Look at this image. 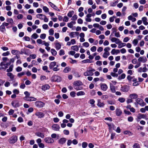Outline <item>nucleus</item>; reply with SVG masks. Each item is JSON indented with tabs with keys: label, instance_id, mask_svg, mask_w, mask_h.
<instances>
[{
	"label": "nucleus",
	"instance_id": "nucleus-1",
	"mask_svg": "<svg viewBox=\"0 0 148 148\" xmlns=\"http://www.w3.org/2000/svg\"><path fill=\"white\" fill-rule=\"evenodd\" d=\"M73 84L74 88L77 90H81L83 89V87L82 86V83L80 81H77L75 82Z\"/></svg>",
	"mask_w": 148,
	"mask_h": 148
},
{
	"label": "nucleus",
	"instance_id": "nucleus-2",
	"mask_svg": "<svg viewBox=\"0 0 148 148\" xmlns=\"http://www.w3.org/2000/svg\"><path fill=\"white\" fill-rule=\"evenodd\" d=\"M18 140V137L16 135H13L8 139L9 143L11 144H14L16 143Z\"/></svg>",
	"mask_w": 148,
	"mask_h": 148
},
{
	"label": "nucleus",
	"instance_id": "nucleus-3",
	"mask_svg": "<svg viewBox=\"0 0 148 148\" xmlns=\"http://www.w3.org/2000/svg\"><path fill=\"white\" fill-rule=\"evenodd\" d=\"M51 80L53 82H60L61 80V78L60 77L58 76L54 75L51 78Z\"/></svg>",
	"mask_w": 148,
	"mask_h": 148
},
{
	"label": "nucleus",
	"instance_id": "nucleus-4",
	"mask_svg": "<svg viewBox=\"0 0 148 148\" xmlns=\"http://www.w3.org/2000/svg\"><path fill=\"white\" fill-rule=\"evenodd\" d=\"M84 75L85 76L92 75V69L91 68H88L87 71L84 73Z\"/></svg>",
	"mask_w": 148,
	"mask_h": 148
},
{
	"label": "nucleus",
	"instance_id": "nucleus-5",
	"mask_svg": "<svg viewBox=\"0 0 148 148\" xmlns=\"http://www.w3.org/2000/svg\"><path fill=\"white\" fill-rule=\"evenodd\" d=\"M35 106L38 108H41L45 106V103L42 101H37L35 103Z\"/></svg>",
	"mask_w": 148,
	"mask_h": 148
},
{
	"label": "nucleus",
	"instance_id": "nucleus-6",
	"mask_svg": "<svg viewBox=\"0 0 148 148\" xmlns=\"http://www.w3.org/2000/svg\"><path fill=\"white\" fill-rule=\"evenodd\" d=\"M136 101L138 104L142 107L145 106L146 104V103L144 102L143 100L140 98H137Z\"/></svg>",
	"mask_w": 148,
	"mask_h": 148
},
{
	"label": "nucleus",
	"instance_id": "nucleus-7",
	"mask_svg": "<svg viewBox=\"0 0 148 148\" xmlns=\"http://www.w3.org/2000/svg\"><path fill=\"white\" fill-rule=\"evenodd\" d=\"M44 140L45 142L48 144L53 143L54 142V140L53 138L49 137L45 138Z\"/></svg>",
	"mask_w": 148,
	"mask_h": 148
},
{
	"label": "nucleus",
	"instance_id": "nucleus-8",
	"mask_svg": "<svg viewBox=\"0 0 148 148\" xmlns=\"http://www.w3.org/2000/svg\"><path fill=\"white\" fill-rule=\"evenodd\" d=\"M120 89L123 92H127L129 90V86L126 85H124L121 87Z\"/></svg>",
	"mask_w": 148,
	"mask_h": 148
},
{
	"label": "nucleus",
	"instance_id": "nucleus-9",
	"mask_svg": "<svg viewBox=\"0 0 148 148\" xmlns=\"http://www.w3.org/2000/svg\"><path fill=\"white\" fill-rule=\"evenodd\" d=\"M0 66L1 69H5L8 67L7 63H5V62H1L0 64Z\"/></svg>",
	"mask_w": 148,
	"mask_h": 148
},
{
	"label": "nucleus",
	"instance_id": "nucleus-10",
	"mask_svg": "<svg viewBox=\"0 0 148 148\" xmlns=\"http://www.w3.org/2000/svg\"><path fill=\"white\" fill-rule=\"evenodd\" d=\"M35 114L38 118H41L45 116V114L43 113L40 112H36L35 113Z\"/></svg>",
	"mask_w": 148,
	"mask_h": 148
},
{
	"label": "nucleus",
	"instance_id": "nucleus-11",
	"mask_svg": "<svg viewBox=\"0 0 148 148\" xmlns=\"http://www.w3.org/2000/svg\"><path fill=\"white\" fill-rule=\"evenodd\" d=\"M138 60L139 62L145 63L147 61V59L145 57L142 56L139 57Z\"/></svg>",
	"mask_w": 148,
	"mask_h": 148
},
{
	"label": "nucleus",
	"instance_id": "nucleus-12",
	"mask_svg": "<svg viewBox=\"0 0 148 148\" xmlns=\"http://www.w3.org/2000/svg\"><path fill=\"white\" fill-rule=\"evenodd\" d=\"M66 139L65 138H60L58 141V143L61 145H63L66 143Z\"/></svg>",
	"mask_w": 148,
	"mask_h": 148
},
{
	"label": "nucleus",
	"instance_id": "nucleus-13",
	"mask_svg": "<svg viewBox=\"0 0 148 148\" xmlns=\"http://www.w3.org/2000/svg\"><path fill=\"white\" fill-rule=\"evenodd\" d=\"M52 129L55 131H58L60 128L59 125L57 124H54L52 126Z\"/></svg>",
	"mask_w": 148,
	"mask_h": 148
},
{
	"label": "nucleus",
	"instance_id": "nucleus-14",
	"mask_svg": "<svg viewBox=\"0 0 148 148\" xmlns=\"http://www.w3.org/2000/svg\"><path fill=\"white\" fill-rule=\"evenodd\" d=\"M146 117V115L144 114H142L141 113H139L137 115V118L138 120H137V121H139V120L141 119H145Z\"/></svg>",
	"mask_w": 148,
	"mask_h": 148
},
{
	"label": "nucleus",
	"instance_id": "nucleus-15",
	"mask_svg": "<svg viewBox=\"0 0 148 148\" xmlns=\"http://www.w3.org/2000/svg\"><path fill=\"white\" fill-rule=\"evenodd\" d=\"M11 104L15 108L18 107L20 106L19 102L16 101H12Z\"/></svg>",
	"mask_w": 148,
	"mask_h": 148
},
{
	"label": "nucleus",
	"instance_id": "nucleus-16",
	"mask_svg": "<svg viewBox=\"0 0 148 148\" xmlns=\"http://www.w3.org/2000/svg\"><path fill=\"white\" fill-rule=\"evenodd\" d=\"M48 3L51 7L54 9L58 11H60V10L57 7L51 2L49 1L48 2Z\"/></svg>",
	"mask_w": 148,
	"mask_h": 148
},
{
	"label": "nucleus",
	"instance_id": "nucleus-17",
	"mask_svg": "<svg viewBox=\"0 0 148 148\" xmlns=\"http://www.w3.org/2000/svg\"><path fill=\"white\" fill-rule=\"evenodd\" d=\"M49 86L47 84L42 85L41 86L42 89L44 91H45L49 89L50 88Z\"/></svg>",
	"mask_w": 148,
	"mask_h": 148
},
{
	"label": "nucleus",
	"instance_id": "nucleus-18",
	"mask_svg": "<svg viewBox=\"0 0 148 148\" xmlns=\"http://www.w3.org/2000/svg\"><path fill=\"white\" fill-rule=\"evenodd\" d=\"M101 87L102 90L104 91H106L108 88L107 86L104 83L101 84Z\"/></svg>",
	"mask_w": 148,
	"mask_h": 148
},
{
	"label": "nucleus",
	"instance_id": "nucleus-19",
	"mask_svg": "<svg viewBox=\"0 0 148 148\" xmlns=\"http://www.w3.org/2000/svg\"><path fill=\"white\" fill-rule=\"evenodd\" d=\"M56 42L55 43V48L57 50H59L61 47V45L58 42V41L56 40Z\"/></svg>",
	"mask_w": 148,
	"mask_h": 148
},
{
	"label": "nucleus",
	"instance_id": "nucleus-20",
	"mask_svg": "<svg viewBox=\"0 0 148 148\" xmlns=\"http://www.w3.org/2000/svg\"><path fill=\"white\" fill-rule=\"evenodd\" d=\"M92 16V14H88L86 15V21L87 22H91L92 21V19L90 18Z\"/></svg>",
	"mask_w": 148,
	"mask_h": 148
},
{
	"label": "nucleus",
	"instance_id": "nucleus-21",
	"mask_svg": "<svg viewBox=\"0 0 148 148\" xmlns=\"http://www.w3.org/2000/svg\"><path fill=\"white\" fill-rule=\"evenodd\" d=\"M129 97L132 99H134L138 98V95L136 93H133L130 94L129 95Z\"/></svg>",
	"mask_w": 148,
	"mask_h": 148
},
{
	"label": "nucleus",
	"instance_id": "nucleus-22",
	"mask_svg": "<svg viewBox=\"0 0 148 148\" xmlns=\"http://www.w3.org/2000/svg\"><path fill=\"white\" fill-rule=\"evenodd\" d=\"M7 75L8 76L10 77L11 80H13L14 77V75L11 73H7Z\"/></svg>",
	"mask_w": 148,
	"mask_h": 148
},
{
	"label": "nucleus",
	"instance_id": "nucleus-23",
	"mask_svg": "<svg viewBox=\"0 0 148 148\" xmlns=\"http://www.w3.org/2000/svg\"><path fill=\"white\" fill-rule=\"evenodd\" d=\"M115 111L116 112V114L117 116H119L122 114V111L121 110L118 108L116 109Z\"/></svg>",
	"mask_w": 148,
	"mask_h": 148
},
{
	"label": "nucleus",
	"instance_id": "nucleus-24",
	"mask_svg": "<svg viewBox=\"0 0 148 148\" xmlns=\"http://www.w3.org/2000/svg\"><path fill=\"white\" fill-rule=\"evenodd\" d=\"M56 65V62H51L49 65V68L50 69H52Z\"/></svg>",
	"mask_w": 148,
	"mask_h": 148
},
{
	"label": "nucleus",
	"instance_id": "nucleus-25",
	"mask_svg": "<svg viewBox=\"0 0 148 148\" xmlns=\"http://www.w3.org/2000/svg\"><path fill=\"white\" fill-rule=\"evenodd\" d=\"M36 100V99L35 98L29 96L27 98V99L25 100L29 101H35Z\"/></svg>",
	"mask_w": 148,
	"mask_h": 148
},
{
	"label": "nucleus",
	"instance_id": "nucleus-26",
	"mask_svg": "<svg viewBox=\"0 0 148 148\" xmlns=\"http://www.w3.org/2000/svg\"><path fill=\"white\" fill-rule=\"evenodd\" d=\"M120 52V51L119 49L116 50L115 49H113L111 51V53L112 55H114L115 53H119Z\"/></svg>",
	"mask_w": 148,
	"mask_h": 148
},
{
	"label": "nucleus",
	"instance_id": "nucleus-27",
	"mask_svg": "<svg viewBox=\"0 0 148 148\" xmlns=\"http://www.w3.org/2000/svg\"><path fill=\"white\" fill-rule=\"evenodd\" d=\"M110 89L112 92L114 93L115 92V87L111 83L110 84Z\"/></svg>",
	"mask_w": 148,
	"mask_h": 148
},
{
	"label": "nucleus",
	"instance_id": "nucleus-28",
	"mask_svg": "<svg viewBox=\"0 0 148 148\" xmlns=\"http://www.w3.org/2000/svg\"><path fill=\"white\" fill-rule=\"evenodd\" d=\"M105 104L103 102H101V101L100 99H99L98 100L97 105L99 107H103Z\"/></svg>",
	"mask_w": 148,
	"mask_h": 148
},
{
	"label": "nucleus",
	"instance_id": "nucleus-29",
	"mask_svg": "<svg viewBox=\"0 0 148 148\" xmlns=\"http://www.w3.org/2000/svg\"><path fill=\"white\" fill-rule=\"evenodd\" d=\"M36 135L41 138H43L45 137L44 134L42 133L38 132L36 133Z\"/></svg>",
	"mask_w": 148,
	"mask_h": 148
},
{
	"label": "nucleus",
	"instance_id": "nucleus-30",
	"mask_svg": "<svg viewBox=\"0 0 148 148\" xmlns=\"http://www.w3.org/2000/svg\"><path fill=\"white\" fill-rule=\"evenodd\" d=\"M142 20L143 23L145 25H147L148 24V23L147 21V19L145 17H144L142 18Z\"/></svg>",
	"mask_w": 148,
	"mask_h": 148
},
{
	"label": "nucleus",
	"instance_id": "nucleus-31",
	"mask_svg": "<svg viewBox=\"0 0 148 148\" xmlns=\"http://www.w3.org/2000/svg\"><path fill=\"white\" fill-rule=\"evenodd\" d=\"M71 69L70 67H66L63 70V72L64 73H68L71 71Z\"/></svg>",
	"mask_w": 148,
	"mask_h": 148
},
{
	"label": "nucleus",
	"instance_id": "nucleus-32",
	"mask_svg": "<svg viewBox=\"0 0 148 148\" xmlns=\"http://www.w3.org/2000/svg\"><path fill=\"white\" fill-rule=\"evenodd\" d=\"M14 66L13 64L10 65L9 67V68L7 69L6 71L8 73L12 72L13 70V68Z\"/></svg>",
	"mask_w": 148,
	"mask_h": 148
},
{
	"label": "nucleus",
	"instance_id": "nucleus-33",
	"mask_svg": "<svg viewBox=\"0 0 148 148\" xmlns=\"http://www.w3.org/2000/svg\"><path fill=\"white\" fill-rule=\"evenodd\" d=\"M51 52L52 55L56 56L57 54V52L56 50L53 49H52L51 50Z\"/></svg>",
	"mask_w": 148,
	"mask_h": 148
},
{
	"label": "nucleus",
	"instance_id": "nucleus-34",
	"mask_svg": "<svg viewBox=\"0 0 148 148\" xmlns=\"http://www.w3.org/2000/svg\"><path fill=\"white\" fill-rule=\"evenodd\" d=\"M25 95V96L24 97L23 99L24 100H25L27 99V98L30 95V93L27 91H25L24 93Z\"/></svg>",
	"mask_w": 148,
	"mask_h": 148
},
{
	"label": "nucleus",
	"instance_id": "nucleus-35",
	"mask_svg": "<svg viewBox=\"0 0 148 148\" xmlns=\"http://www.w3.org/2000/svg\"><path fill=\"white\" fill-rule=\"evenodd\" d=\"M126 76V75L124 73H122L121 75L119 76L118 79L119 80H121L124 79Z\"/></svg>",
	"mask_w": 148,
	"mask_h": 148
},
{
	"label": "nucleus",
	"instance_id": "nucleus-36",
	"mask_svg": "<svg viewBox=\"0 0 148 148\" xmlns=\"http://www.w3.org/2000/svg\"><path fill=\"white\" fill-rule=\"evenodd\" d=\"M44 15L42 14H38L36 15V17L38 18H39L41 20H43V18H42V16H44Z\"/></svg>",
	"mask_w": 148,
	"mask_h": 148
},
{
	"label": "nucleus",
	"instance_id": "nucleus-37",
	"mask_svg": "<svg viewBox=\"0 0 148 148\" xmlns=\"http://www.w3.org/2000/svg\"><path fill=\"white\" fill-rule=\"evenodd\" d=\"M71 49L73 50L76 51H77L79 50L78 47L77 45H75L72 46L71 47Z\"/></svg>",
	"mask_w": 148,
	"mask_h": 148
},
{
	"label": "nucleus",
	"instance_id": "nucleus-38",
	"mask_svg": "<svg viewBox=\"0 0 148 148\" xmlns=\"http://www.w3.org/2000/svg\"><path fill=\"white\" fill-rule=\"evenodd\" d=\"M0 31L2 32H4L5 30V26L3 24H2L0 27Z\"/></svg>",
	"mask_w": 148,
	"mask_h": 148
},
{
	"label": "nucleus",
	"instance_id": "nucleus-39",
	"mask_svg": "<svg viewBox=\"0 0 148 148\" xmlns=\"http://www.w3.org/2000/svg\"><path fill=\"white\" fill-rule=\"evenodd\" d=\"M110 53L109 52H105L103 54V57L104 58H107L108 56L110 55Z\"/></svg>",
	"mask_w": 148,
	"mask_h": 148
},
{
	"label": "nucleus",
	"instance_id": "nucleus-40",
	"mask_svg": "<svg viewBox=\"0 0 148 148\" xmlns=\"http://www.w3.org/2000/svg\"><path fill=\"white\" fill-rule=\"evenodd\" d=\"M108 126L109 127V128L110 130L112 129L114 130L115 128V126L113 124H108Z\"/></svg>",
	"mask_w": 148,
	"mask_h": 148
},
{
	"label": "nucleus",
	"instance_id": "nucleus-41",
	"mask_svg": "<svg viewBox=\"0 0 148 148\" xmlns=\"http://www.w3.org/2000/svg\"><path fill=\"white\" fill-rule=\"evenodd\" d=\"M76 94L77 96H79L84 95L85 94V93L84 91H80L77 92Z\"/></svg>",
	"mask_w": 148,
	"mask_h": 148
},
{
	"label": "nucleus",
	"instance_id": "nucleus-42",
	"mask_svg": "<svg viewBox=\"0 0 148 148\" xmlns=\"http://www.w3.org/2000/svg\"><path fill=\"white\" fill-rule=\"evenodd\" d=\"M126 45V44L125 43H122L121 41V43H120L119 45L118 46V48H121L125 46Z\"/></svg>",
	"mask_w": 148,
	"mask_h": 148
},
{
	"label": "nucleus",
	"instance_id": "nucleus-43",
	"mask_svg": "<svg viewBox=\"0 0 148 148\" xmlns=\"http://www.w3.org/2000/svg\"><path fill=\"white\" fill-rule=\"evenodd\" d=\"M73 14L74 11H70L67 14V16L69 17H71Z\"/></svg>",
	"mask_w": 148,
	"mask_h": 148
},
{
	"label": "nucleus",
	"instance_id": "nucleus-44",
	"mask_svg": "<svg viewBox=\"0 0 148 148\" xmlns=\"http://www.w3.org/2000/svg\"><path fill=\"white\" fill-rule=\"evenodd\" d=\"M125 99L123 97H120L118 99V101L121 103H123L125 101Z\"/></svg>",
	"mask_w": 148,
	"mask_h": 148
},
{
	"label": "nucleus",
	"instance_id": "nucleus-45",
	"mask_svg": "<svg viewBox=\"0 0 148 148\" xmlns=\"http://www.w3.org/2000/svg\"><path fill=\"white\" fill-rule=\"evenodd\" d=\"M38 37V36L36 33L33 34L31 36L32 38L35 39L37 38Z\"/></svg>",
	"mask_w": 148,
	"mask_h": 148
},
{
	"label": "nucleus",
	"instance_id": "nucleus-46",
	"mask_svg": "<svg viewBox=\"0 0 148 148\" xmlns=\"http://www.w3.org/2000/svg\"><path fill=\"white\" fill-rule=\"evenodd\" d=\"M44 11L45 12H48L49 11V9L46 6H44L42 8Z\"/></svg>",
	"mask_w": 148,
	"mask_h": 148
},
{
	"label": "nucleus",
	"instance_id": "nucleus-47",
	"mask_svg": "<svg viewBox=\"0 0 148 148\" xmlns=\"http://www.w3.org/2000/svg\"><path fill=\"white\" fill-rule=\"evenodd\" d=\"M138 41L137 39H135L132 41V43L135 46H136L138 43Z\"/></svg>",
	"mask_w": 148,
	"mask_h": 148
},
{
	"label": "nucleus",
	"instance_id": "nucleus-48",
	"mask_svg": "<svg viewBox=\"0 0 148 148\" xmlns=\"http://www.w3.org/2000/svg\"><path fill=\"white\" fill-rule=\"evenodd\" d=\"M88 145V144L86 142H83L82 143V146L83 148H86Z\"/></svg>",
	"mask_w": 148,
	"mask_h": 148
},
{
	"label": "nucleus",
	"instance_id": "nucleus-49",
	"mask_svg": "<svg viewBox=\"0 0 148 148\" xmlns=\"http://www.w3.org/2000/svg\"><path fill=\"white\" fill-rule=\"evenodd\" d=\"M54 31L53 29H50L49 31V35H53L54 34Z\"/></svg>",
	"mask_w": 148,
	"mask_h": 148
},
{
	"label": "nucleus",
	"instance_id": "nucleus-50",
	"mask_svg": "<svg viewBox=\"0 0 148 148\" xmlns=\"http://www.w3.org/2000/svg\"><path fill=\"white\" fill-rule=\"evenodd\" d=\"M7 21L8 23H10L12 24L13 23L14 21L12 18H8L7 20Z\"/></svg>",
	"mask_w": 148,
	"mask_h": 148
},
{
	"label": "nucleus",
	"instance_id": "nucleus-51",
	"mask_svg": "<svg viewBox=\"0 0 148 148\" xmlns=\"http://www.w3.org/2000/svg\"><path fill=\"white\" fill-rule=\"evenodd\" d=\"M49 55L47 53H45L43 54L42 56V58H44V60H45L46 58H47L48 57Z\"/></svg>",
	"mask_w": 148,
	"mask_h": 148
},
{
	"label": "nucleus",
	"instance_id": "nucleus-52",
	"mask_svg": "<svg viewBox=\"0 0 148 148\" xmlns=\"http://www.w3.org/2000/svg\"><path fill=\"white\" fill-rule=\"evenodd\" d=\"M25 74V72H22L20 73H19L18 74L17 76L18 77H21L22 76L24 75Z\"/></svg>",
	"mask_w": 148,
	"mask_h": 148
},
{
	"label": "nucleus",
	"instance_id": "nucleus-53",
	"mask_svg": "<svg viewBox=\"0 0 148 148\" xmlns=\"http://www.w3.org/2000/svg\"><path fill=\"white\" fill-rule=\"evenodd\" d=\"M46 37V34H42L40 36V38L42 39H45Z\"/></svg>",
	"mask_w": 148,
	"mask_h": 148
},
{
	"label": "nucleus",
	"instance_id": "nucleus-54",
	"mask_svg": "<svg viewBox=\"0 0 148 148\" xmlns=\"http://www.w3.org/2000/svg\"><path fill=\"white\" fill-rule=\"evenodd\" d=\"M64 51L63 49L60 50L59 51V55L60 56L63 55L64 54Z\"/></svg>",
	"mask_w": 148,
	"mask_h": 148
},
{
	"label": "nucleus",
	"instance_id": "nucleus-55",
	"mask_svg": "<svg viewBox=\"0 0 148 148\" xmlns=\"http://www.w3.org/2000/svg\"><path fill=\"white\" fill-rule=\"evenodd\" d=\"M133 148H140L139 145L138 143H135L133 146Z\"/></svg>",
	"mask_w": 148,
	"mask_h": 148
},
{
	"label": "nucleus",
	"instance_id": "nucleus-56",
	"mask_svg": "<svg viewBox=\"0 0 148 148\" xmlns=\"http://www.w3.org/2000/svg\"><path fill=\"white\" fill-rule=\"evenodd\" d=\"M110 75L114 77H117L118 75V74L117 73H116L114 72H111L110 73Z\"/></svg>",
	"mask_w": 148,
	"mask_h": 148
},
{
	"label": "nucleus",
	"instance_id": "nucleus-57",
	"mask_svg": "<svg viewBox=\"0 0 148 148\" xmlns=\"http://www.w3.org/2000/svg\"><path fill=\"white\" fill-rule=\"evenodd\" d=\"M13 92L15 94H19V91L17 89H14L13 90Z\"/></svg>",
	"mask_w": 148,
	"mask_h": 148
},
{
	"label": "nucleus",
	"instance_id": "nucleus-58",
	"mask_svg": "<svg viewBox=\"0 0 148 148\" xmlns=\"http://www.w3.org/2000/svg\"><path fill=\"white\" fill-rule=\"evenodd\" d=\"M77 16L76 15H74L72 16L71 18V20L72 21H75L77 20Z\"/></svg>",
	"mask_w": 148,
	"mask_h": 148
},
{
	"label": "nucleus",
	"instance_id": "nucleus-59",
	"mask_svg": "<svg viewBox=\"0 0 148 148\" xmlns=\"http://www.w3.org/2000/svg\"><path fill=\"white\" fill-rule=\"evenodd\" d=\"M10 54V52L8 51H7L6 52L3 53L2 55L3 56H6L9 55Z\"/></svg>",
	"mask_w": 148,
	"mask_h": 148
},
{
	"label": "nucleus",
	"instance_id": "nucleus-60",
	"mask_svg": "<svg viewBox=\"0 0 148 148\" xmlns=\"http://www.w3.org/2000/svg\"><path fill=\"white\" fill-rule=\"evenodd\" d=\"M82 45L86 47H88L89 46V43L87 42H84L82 44Z\"/></svg>",
	"mask_w": 148,
	"mask_h": 148
},
{
	"label": "nucleus",
	"instance_id": "nucleus-61",
	"mask_svg": "<svg viewBox=\"0 0 148 148\" xmlns=\"http://www.w3.org/2000/svg\"><path fill=\"white\" fill-rule=\"evenodd\" d=\"M29 57L31 59H35L36 57V54H31L29 56Z\"/></svg>",
	"mask_w": 148,
	"mask_h": 148
},
{
	"label": "nucleus",
	"instance_id": "nucleus-62",
	"mask_svg": "<svg viewBox=\"0 0 148 148\" xmlns=\"http://www.w3.org/2000/svg\"><path fill=\"white\" fill-rule=\"evenodd\" d=\"M42 69L43 70L45 71L46 72H49V71H47L48 67L46 66H43Z\"/></svg>",
	"mask_w": 148,
	"mask_h": 148
},
{
	"label": "nucleus",
	"instance_id": "nucleus-63",
	"mask_svg": "<svg viewBox=\"0 0 148 148\" xmlns=\"http://www.w3.org/2000/svg\"><path fill=\"white\" fill-rule=\"evenodd\" d=\"M43 28L44 29H46L48 28V26L47 24H44L42 26Z\"/></svg>",
	"mask_w": 148,
	"mask_h": 148
},
{
	"label": "nucleus",
	"instance_id": "nucleus-64",
	"mask_svg": "<svg viewBox=\"0 0 148 148\" xmlns=\"http://www.w3.org/2000/svg\"><path fill=\"white\" fill-rule=\"evenodd\" d=\"M69 20L68 18L66 16H65L64 17V18L63 19V21L67 22H68Z\"/></svg>",
	"mask_w": 148,
	"mask_h": 148
}]
</instances>
